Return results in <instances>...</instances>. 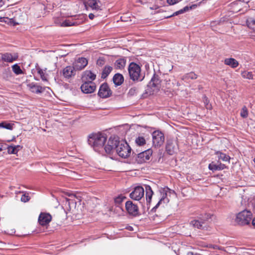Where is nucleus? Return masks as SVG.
Here are the masks:
<instances>
[{
  "label": "nucleus",
  "mask_w": 255,
  "mask_h": 255,
  "mask_svg": "<svg viewBox=\"0 0 255 255\" xmlns=\"http://www.w3.org/2000/svg\"><path fill=\"white\" fill-rule=\"evenodd\" d=\"M107 153L113 154L115 152L122 158L128 157L131 153V148L128 143L124 140H119L118 136H111L107 144L104 147Z\"/></svg>",
  "instance_id": "f257e3e1"
},
{
  "label": "nucleus",
  "mask_w": 255,
  "mask_h": 255,
  "mask_svg": "<svg viewBox=\"0 0 255 255\" xmlns=\"http://www.w3.org/2000/svg\"><path fill=\"white\" fill-rule=\"evenodd\" d=\"M107 137L105 134L102 133H92L89 135L88 143L96 151H100L103 148Z\"/></svg>",
  "instance_id": "f03ea898"
},
{
  "label": "nucleus",
  "mask_w": 255,
  "mask_h": 255,
  "mask_svg": "<svg viewBox=\"0 0 255 255\" xmlns=\"http://www.w3.org/2000/svg\"><path fill=\"white\" fill-rule=\"evenodd\" d=\"M128 71L130 79L134 82L143 80L144 76L141 74V68L137 64L131 62L129 64Z\"/></svg>",
  "instance_id": "7ed1b4c3"
},
{
  "label": "nucleus",
  "mask_w": 255,
  "mask_h": 255,
  "mask_svg": "<svg viewBox=\"0 0 255 255\" xmlns=\"http://www.w3.org/2000/svg\"><path fill=\"white\" fill-rule=\"evenodd\" d=\"M252 215L251 211L247 210H243L237 214L235 222L239 225H247L250 223Z\"/></svg>",
  "instance_id": "20e7f679"
},
{
  "label": "nucleus",
  "mask_w": 255,
  "mask_h": 255,
  "mask_svg": "<svg viewBox=\"0 0 255 255\" xmlns=\"http://www.w3.org/2000/svg\"><path fill=\"white\" fill-rule=\"evenodd\" d=\"M160 193L161 198L156 205L152 209V211H155L160 205H162L164 207L169 201V199L168 198L167 196H170L172 194H174L175 192L173 190H171L167 187H165L160 190Z\"/></svg>",
  "instance_id": "39448f33"
},
{
  "label": "nucleus",
  "mask_w": 255,
  "mask_h": 255,
  "mask_svg": "<svg viewBox=\"0 0 255 255\" xmlns=\"http://www.w3.org/2000/svg\"><path fill=\"white\" fill-rule=\"evenodd\" d=\"M82 16L80 15H75L70 16L67 19H64V20H62V23H61L62 26L67 27L79 25L83 21V19L79 18Z\"/></svg>",
  "instance_id": "423d86ee"
},
{
  "label": "nucleus",
  "mask_w": 255,
  "mask_h": 255,
  "mask_svg": "<svg viewBox=\"0 0 255 255\" xmlns=\"http://www.w3.org/2000/svg\"><path fill=\"white\" fill-rule=\"evenodd\" d=\"M153 145L155 147H160L164 143L165 138L164 134L159 131H154L152 134Z\"/></svg>",
  "instance_id": "0eeeda50"
},
{
  "label": "nucleus",
  "mask_w": 255,
  "mask_h": 255,
  "mask_svg": "<svg viewBox=\"0 0 255 255\" xmlns=\"http://www.w3.org/2000/svg\"><path fill=\"white\" fill-rule=\"evenodd\" d=\"M161 80L159 76L156 74H154L150 81L149 82L147 87L151 89L150 93H153L157 91L160 88Z\"/></svg>",
  "instance_id": "6e6552de"
},
{
  "label": "nucleus",
  "mask_w": 255,
  "mask_h": 255,
  "mask_svg": "<svg viewBox=\"0 0 255 255\" xmlns=\"http://www.w3.org/2000/svg\"><path fill=\"white\" fill-rule=\"evenodd\" d=\"M144 194V188L141 186H136L130 193L129 197L134 200L139 201L143 197Z\"/></svg>",
  "instance_id": "1a4fd4ad"
},
{
  "label": "nucleus",
  "mask_w": 255,
  "mask_h": 255,
  "mask_svg": "<svg viewBox=\"0 0 255 255\" xmlns=\"http://www.w3.org/2000/svg\"><path fill=\"white\" fill-rule=\"evenodd\" d=\"M112 92L106 83L102 84L99 88L98 95L102 98H107L112 95Z\"/></svg>",
  "instance_id": "9d476101"
},
{
  "label": "nucleus",
  "mask_w": 255,
  "mask_h": 255,
  "mask_svg": "<svg viewBox=\"0 0 255 255\" xmlns=\"http://www.w3.org/2000/svg\"><path fill=\"white\" fill-rule=\"evenodd\" d=\"M125 206L127 211L130 215L136 216L139 214L138 208L137 205L133 203L132 201H128Z\"/></svg>",
  "instance_id": "9b49d317"
},
{
  "label": "nucleus",
  "mask_w": 255,
  "mask_h": 255,
  "mask_svg": "<svg viewBox=\"0 0 255 255\" xmlns=\"http://www.w3.org/2000/svg\"><path fill=\"white\" fill-rule=\"evenodd\" d=\"M84 3L87 8L89 7L93 10L98 11L102 9L99 0H84Z\"/></svg>",
  "instance_id": "f8f14e48"
},
{
  "label": "nucleus",
  "mask_w": 255,
  "mask_h": 255,
  "mask_svg": "<svg viewBox=\"0 0 255 255\" xmlns=\"http://www.w3.org/2000/svg\"><path fill=\"white\" fill-rule=\"evenodd\" d=\"M84 83L81 86L82 91L85 94H90L94 92L96 88L94 82H83Z\"/></svg>",
  "instance_id": "ddd939ff"
},
{
  "label": "nucleus",
  "mask_w": 255,
  "mask_h": 255,
  "mask_svg": "<svg viewBox=\"0 0 255 255\" xmlns=\"http://www.w3.org/2000/svg\"><path fill=\"white\" fill-rule=\"evenodd\" d=\"M88 61L86 58L80 57L73 64L76 70H82L88 65Z\"/></svg>",
  "instance_id": "4468645a"
},
{
  "label": "nucleus",
  "mask_w": 255,
  "mask_h": 255,
  "mask_svg": "<svg viewBox=\"0 0 255 255\" xmlns=\"http://www.w3.org/2000/svg\"><path fill=\"white\" fill-rule=\"evenodd\" d=\"M152 153V151L151 149H148L145 150L138 154L136 160L139 163L145 162L146 160L149 159Z\"/></svg>",
  "instance_id": "2eb2a0df"
},
{
  "label": "nucleus",
  "mask_w": 255,
  "mask_h": 255,
  "mask_svg": "<svg viewBox=\"0 0 255 255\" xmlns=\"http://www.w3.org/2000/svg\"><path fill=\"white\" fill-rule=\"evenodd\" d=\"M96 78V74L90 70H86L82 73L81 79L83 82H93Z\"/></svg>",
  "instance_id": "dca6fc26"
},
{
  "label": "nucleus",
  "mask_w": 255,
  "mask_h": 255,
  "mask_svg": "<svg viewBox=\"0 0 255 255\" xmlns=\"http://www.w3.org/2000/svg\"><path fill=\"white\" fill-rule=\"evenodd\" d=\"M18 57V54L16 53H5L1 55V59L5 62L12 63L16 60Z\"/></svg>",
  "instance_id": "f3484780"
},
{
  "label": "nucleus",
  "mask_w": 255,
  "mask_h": 255,
  "mask_svg": "<svg viewBox=\"0 0 255 255\" xmlns=\"http://www.w3.org/2000/svg\"><path fill=\"white\" fill-rule=\"evenodd\" d=\"M52 219L48 213H41L38 218V222L41 226H45L49 223Z\"/></svg>",
  "instance_id": "a211bd4d"
},
{
  "label": "nucleus",
  "mask_w": 255,
  "mask_h": 255,
  "mask_svg": "<svg viewBox=\"0 0 255 255\" xmlns=\"http://www.w3.org/2000/svg\"><path fill=\"white\" fill-rule=\"evenodd\" d=\"M210 215H205V217L203 219H200V220H194L190 222V225L193 226L195 228H197L198 229H202L203 225L204 224V221L207 220L208 219L211 218Z\"/></svg>",
  "instance_id": "6ab92c4d"
},
{
  "label": "nucleus",
  "mask_w": 255,
  "mask_h": 255,
  "mask_svg": "<svg viewBox=\"0 0 255 255\" xmlns=\"http://www.w3.org/2000/svg\"><path fill=\"white\" fill-rule=\"evenodd\" d=\"M76 74V70L73 66H67L62 71V75L65 78L69 79Z\"/></svg>",
  "instance_id": "aec40b11"
},
{
  "label": "nucleus",
  "mask_w": 255,
  "mask_h": 255,
  "mask_svg": "<svg viewBox=\"0 0 255 255\" xmlns=\"http://www.w3.org/2000/svg\"><path fill=\"white\" fill-rule=\"evenodd\" d=\"M27 87L31 92L35 94L42 93L45 90L44 87H42L34 83H31L27 84Z\"/></svg>",
  "instance_id": "412c9836"
},
{
  "label": "nucleus",
  "mask_w": 255,
  "mask_h": 255,
  "mask_svg": "<svg viewBox=\"0 0 255 255\" xmlns=\"http://www.w3.org/2000/svg\"><path fill=\"white\" fill-rule=\"evenodd\" d=\"M176 150V142L173 140H167L166 145V150L170 154H173Z\"/></svg>",
  "instance_id": "4be33fe9"
},
{
  "label": "nucleus",
  "mask_w": 255,
  "mask_h": 255,
  "mask_svg": "<svg viewBox=\"0 0 255 255\" xmlns=\"http://www.w3.org/2000/svg\"><path fill=\"white\" fill-rule=\"evenodd\" d=\"M226 166L221 163H216L214 162H212L209 164L208 168L210 170L213 171L221 170L226 168Z\"/></svg>",
  "instance_id": "5701e85b"
},
{
  "label": "nucleus",
  "mask_w": 255,
  "mask_h": 255,
  "mask_svg": "<svg viewBox=\"0 0 255 255\" xmlns=\"http://www.w3.org/2000/svg\"><path fill=\"white\" fill-rule=\"evenodd\" d=\"M0 21L6 23L7 24L12 26H15L19 24V22L17 21L15 18H8L7 17H0Z\"/></svg>",
  "instance_id": "b1692460"
},
{
  "label": "nucleus",
  "mask_w": 255,
  "mask_h": 255,
  "mask_svg": "<svg viewBox=\"0 0 255 255\" xmlns=\"http://www.w3.org/2000/svg\"><path fill=\"white\" fill-rule=\"evenodd\" d=\"M113 81L115 85L116 86H118L123 84L124 81V78L122 74L117 73L114 76Z\"/></svg>",
  "instance_id": "393cba45"
},
{
  "label": "nucleus",
  "mask_w": 255,
  "mask_h": 255,
  "mask_svg": "<svg viewBox=\"0 0 255 255\" xmlns=\"http://www.w3.org/2000/svg\"><path fill=\"white\" fill-rule=\"evenodd\" d=\"M145 188L146 201L147 202L150 203L151 200L153 192L152 191L151 187L149 185H145Z\"/></svg>",
  "instance_id": "a878e982"
},
{
  "label": "nucleus",
  "mask_w": 255,
  "mask_h": 255,
  "mask_svg": "<svg viewBox=\"0 0 255 255\" xmlns=\"http://www.w3.org/2000/svg\"><path fill=\"white\" fill-rule=\"evenodd\" d=\"M225 64L231 66L232 68H236L239 65L238 62L234 58H227L225 60Z\"/></svg>",
  "instance_id": "bb28decb"
},
{
  "label": "nucleus",
  "mask_w": 255,
  "mask_h": 255,
  "mask_svg": "<svg viewBox=\"0 0 255 255\" xmlns=\"http://www.w3.org/2000/svg\"><path fill=\"white\" fill-rule=\"evenodd\" d=\"M215 154L217 155L219 160H221L223 161L230 162V157L225 153L220 151H218L215 152Z\"/></svg>",
  "instance_id": "cd10ccee"
},
{
  "label": "nucleus",
  "mask_w": 255,
  "mask_h": 255,
  "mask_svg": "<svg viewBox=\"0 0 255 255\" xmlns=\"http://www.w3.org/2000/svg\"><path fill=\"white\" fill-rule=\"evenodd\" d=\"M7 152L9 154H16L21 148L20 145H9L7 147Z\"/></svg>",
  "instance_id": "c85d7f7f"
},
{
  "label": "nucleus",
  "mask_w": 255,
  "mask_h": 255,
  "mask_svg": "<svg viewBox=\"0 0 255 255\" xmlns=\"http://www.w3.org/2000/svg\"><path fill=\"white\" fill-rule=\"evenodd\" d=\"M126 60L123 58H120L117 60L115 62V65L117 69H122L126 65Z\"/></svg>",
  "instance_id": "c756f323"
},
{
  "label": "nucleus",
  "mask_w": 255,
  "mask_h": 255,
  "mask_svg": "<svg viewBox=\"0 0 255 255\" xmlns=\"http://www.w3.org/2000/svg\"><path fill=\"white\" fill-rule=\"evenodd\" d=\"M112 70H113V68L111 66H105L102 72V75H101L102 78H103V79L106 78L108 76V75L110 74V73L111 72Z\"/></svg>",
  "instance_id": "7c9ffc66"
},
{
  "label": "nucleus",
  "mask_w": 255,
  "mask_h": 255,
  "mask_svg": "<svg viewBox=\"0 0 255 255\" xmlns=\"http://www.w3.org/2000/svg\"><path fill=\"white\" fill-rule=\"evenodd\" d=\"M197 78V75L194 72H190L185 75L183 78L182 80H185V81H187L189 79H195Z\"/></svg>",
  "instance_id": "2f4dec72"
},
{
  "label": "nucleus",
  "mask_w": 255,
  "mask_h": 255,
  "mask_svg": "<svg viewBox=\"0 0 255 255\" xmlns=\"http://www.w3.org/2000/svg\"><path fill=\"white\" fill-rule=\"evenodd\" d=\"M241 75L244 78L253 79L254 75L252 72L244 71L241 73Z\"/></svg>",
  "instance_id": "473e14b6"
},
{
  "label": "nucleus",
  "mask_w": 255,
  "mask_h": 255,
  "mask_svg": "<svg viewBox=\"0 0 255 255\" xmlns=\"http://www.w3.org/2000/svg\"><path fill=\"white\" fill-rule=\"evenodd\" d=\"M247 24L248 26L255 31V19L250 18L247 20Z\"/></svg>",
  "instance_id": "72a5a7b5"
},
{
  "label": "nucleus",
  "mask_w": 255,
  "mask_h": 255,
  "mask_svg": "<svg viewBox=\"0 0 255 255\" xmlns=\"http://www.w3.org/2000/svg\"><path fill=\"white\" fill-rule=\"evenodd\" d=\"M12 69L13 72L16 74V75H19L22 73V71L21 69L19 66L18 65V64H14L12 66Z\"/></svg>",
  "instance_id": "f704fd0d"
},
{
  "label": "nucleus",
  "mask_w": 255,
  "mask_h": 255,
  "mask_svg": "<svg viewBox=\"0 0 255 255\" xmlns=\"http://www.w3.org/2000/svg\"><path fill=\"white\" fill-rule=\"evenodd\" d=\"M13 124L7 123L5 122H2L0 123V128H4L7 129L12 130L13 128Z\"/></svg>",
  "instance_id": "c9c22d12"
},
{
  "label": "nucleus",
  "mask_w": 255,
  "mask_h": 255,
  "mask_svg": "<svg viewBox=\"0 0 255 255\" xmlns=\"http://www.w3.org/2000/svg\"><path fill=\"white\" fill-rule=\"evenodd\" d=\"M135 142L137 145L141 146L145 143V140L143 137L138 136L135 139Z\"/></svg>",
  "instance_id": "e433bc0d"
},
{
  "label": "nucleus",
  "mask_w": 255,
  "mask_h": 255,
  "mask_svg": "<svg viewBox=\"0 0 255 255\" xmlns=\"http://www.w3.org/2000/svg\"><path fill=\"white\" fill-rule=\"evenodd\" d=\"M241 116L243 118H246L248 116V110L246 106H244L241 111Z\"/></svg>",
  "instance_id": "4c0bfd02"
},
{
  "label": "nucleus",
  "mask_w": 255,
  "mask_h": 255,
  "mask_svg": "<svg viewBox=\"0 0 255 255\" xmlns=\"http://www.w3.org/2000/svg\"><path fill=\"white\" fill-rule=\"evenodd\" d=\"M189 9V8L188 6H185L183 8H182L177 11L175 12L172 15L168 16V17H170L172 16L177 15L179 14L183 13L184 12L187 11Z\"/></svg>",
  "instance_id": "58836bf2"
},
{
  "label": "nucleus",
  "mask_w": 255,
  "mask_h": 255,
  "mask_svg": "<svg viewBox=\"0 0 255 255\" xmlns=\"http://www.w3.org/2000/svg\"><path fill=\"white\" fill-rule=\"evenodd\" d=\"M38 73L40 75L41 79L43 81H47V77L45 75V73H44L43 70H42L41 69H38Z\"/></svg>",
  "instance_id": "ea45409f"
},
{
  "label": "nucleus",
  "mask_w": 255,
  "mask_h": 255,
  "mask_svg": "<svg viewBox=\"0 0 255 255\" xmlns=\"http://www.w3.org/2000/svg\"><path fill=\"white\" fill-rule=\"evenodd\" d=\"M30 200V197L28 195V194H24L22 195L21 198V201L23 202L26 203L28 201H29Z\"/></svg>",
  "instance_id": "a19ab883"
},
{
  "label": "nucleus",
  "mask_w": 255,
  "mask_h": 255,
  "mask_svg": "<svg viewBox=\"0 0 255 255\" xmlns=\"http://www.w3.org/2000/svg\"><path fill=\"white\" fill-rule=\"evenodd\" d=\"M115 212H117L119 213V216L123 215H124V210L122 207H121L120 206H117L115 208Z\"/></svg>",
  "instance_id": "79ce46f5"
},
{
  "label": "nucleus",
  "mask_w": 255,
  "mask_h": 255,
  "mask_svg": "<svg viewBox=\"0 0 255 255\" xmlns=\"http://www.w3.org/2000/svg\"><path fill=\"white\" fill-rule=\"evenodd\" d=\"M125 197L124 196H119L115 198V202L117 204H120L121 202L123 201V200L125 199Z\"/></svg>",
  "instance_id": "37998d69"
},
{
  "label": "nucleus",
  "mask_w": 255,
  "mask_h": 255,
  "mask_svg": "<svg viewBox=\"0 0 255 255\" xmlns=\"http://www.w3.org/2000/svg\"><path fill=\"white\" fill-rule=\"evenodd\" d=\"M62 20H64L63 18H58L55 19V23L58 25H60L62 26V24L61 23H62Z\"/></svg>",
  "instance_id": "c03bdc74"
},
{
  "label": "nucleus",
  "mask_w": 255,
  "mask_h": 255,
  "mask_svg": "<svg viewBox=\"0 0 255 255\" xmlns=\"http://www.w3.org/2000/svg\"><path fill=\"white\" fill-rule=\"evenodd\" d=\"M204 103L206 104V108L210 109L211 108V105L209 104V101L206 97H204Z\"/></svg>",
  "instance_id": "a18cd8bd"
},
{
  "label": "nucleus",
  "mask_w": 255,
  "mask_h": 255,
  "mask_svg": "<svg viewBox=\"0 0 255 255\" xmlns=\"http://www.w3.org/2000/svg\"><path fill=\"white\" fill-rule=\"evenodd\" d=\"M178 0H167V2L170 5H173L178 2Z\"/></svg>",
  "instance_id": "49530a36"
},
{
  "label": "nucleus",
  "mask_w": 255,
  "mask_h": 255,
  "mask_svg": "<svg viewBox=\"0 0 255 255\" xmlns=\"http://www.w3.org/2000/svg\"><path fill=\"white\" fill-rule=\"evenodd\" d=\"M126 229L129 230V231H133V227L130 226H128L126 227Z\"/></svg>",
  "instance_id": "de8ad7c7"
},
{
  "label": "nucleus",
  "mask_w": 255,
  "mask_h": 255,
  "mask_svg": "<svg viewBox=\"0 0 255 255\" xmlns=\"http://www.w3.org/2000/svg\"><path fill=\"white\" fill-rule=\"evenodd\" d=\"M94 17H95V15L93 13H90L89 14V17L91 19H94Z\"/></svg>",
  "instance_id": "09e8293b"
},
{
  "label": "nucleus",
  "mask_w": 255,
  "mask_h": 255,
  "mask_svg": "<svg viewBox=\"0 0 255 255\" xmlns=\"http://www.w3.org/2000/svg\"><path fill=\"white\" fill-rule=\"evenodd\" d=\"M4 3V1L3 0H0V8L2 7Z\"/></svg>",
  "instance_id": "8fccbe9b"
},
{
  "label": "nucleus",
  "mask_w": 255,
  "mask_h": 255,
  "mask_svg": "<svg viewBox=\"0 0 255 255\" xmlns=\"http://www.w3.org/2000/svg\"><path fill=\"white\" fill-rule=\"evenodd\" d=\"M238 1L246 2V3H248L250 1V0H238Z\"/></svg>",
  "instance_id": "3c124183"
},
{
  "label": "nucleus",
  "mask_w": 255,
  "mask_h": 255,
  "mask_svg": "<svg viewBox=\"0 0 255 255\" xmlns=\"http://www.w3.org/2000/svg\"><path fill=\"white\" fill-rule=\"evenodd\" d=\"M135 91L134 89H130L129 91V93L132 94Z\"/></svg>",
  "instance_id": "603ef678"
},
{
  "label": "nucleus",
  "mask_w": 255,
  "mask_h": 255,
  "mask_svg": "<svg viewBox=\"0 0 255 255\" xmlns=\"http://www.w3.org/2000/svg\"><path fill=\"white\" fill-rule=\"evenodd\" d=\"M252 224L255 227V218L253 220Z\"/></svg>",
  "instance_id": "864d4df0"
},
{
  "label": "nucleus",
  "mask_w": 255,
  "mask_h": 255,
  "mask_svg": "<svg viewBox=\"0 0 255 255\" xmlns=\"http://www.w3.org/2000/svg\"><path fill=\"white\" fill-rule=\"evenodd\" d=\"M3 150V146L2 145L0 144V151H2Z\"/></svg>",
  "instance_id": "5fc2aeb1"
},
{
  "label": "nucleus",
  "mask_w": 255,
  "mask_h": 255,
  "mask_svg": "<svg viewBox=\"0 0 255 255\" xmlns=\"http://www.w3.org/2000/svg\"><path fill=\"white\" fill-rule=\"evenodd\" d=\"M188 255H193V253H192V252H189V253H188Z\"/></svg>",
  "instance_id": "6e6d98bb"
},
{
  "label": "nucleus",
  "mask_w": 255,
  "mask_h": 255,
  "mask_svg": "<svg viewBox=\"0 0 255 255\" xmlns=\"http://www.w3.org/2000/svg\"><path fill=\"white\" fill-rule=\"evenodd\" d=\"M98 64H102V62H100V60L98 61Z\"/></svg>",
  "instance_id": "4d7b16f0"
}]
</instances>
